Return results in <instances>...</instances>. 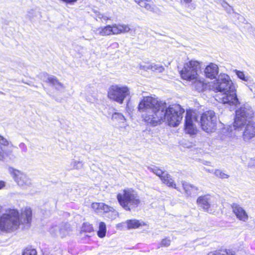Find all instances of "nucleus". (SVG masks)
<instances>
[{"label": "nucleus", "mask_w": 255, "mask_h": 255, "mask_svg": "<svg viewBox=\"0 0 255 255\" xmlns=\"http://www.w3.org/2000/svg\"><path fill=\"white\" fill-rule=\"evenodd\" d=\"M138 109L145 122L152 126L160 124L165 120L169 126L176 127L181 121L185 112L179 105L167 107L165 102H159L151 96L144 97L139 103Z\"/></svg>", "instance_id": "f257e3e1"}, {"label": "nucleus", "mask_w": 255, "mask_h": 255, "mask_svg": "<svg viewBox=\"0 0 255 255\" xmlns=\"http://www.w3.org/2000/svg\"><path fill=\"white\" fill-rule=\"evenodd\" d=\"M32 219V211L25 208L20 213L15 208H8L0 217V230L11 233L17 230L21 224H30Z\"/></svg>", "instance_id": "f03ea898"}, {"label": "nucleus", "mask_w": 255, "mask_h": 255, "mask_svg": "<svg viewBox=\"0 0 255 255\" xmlns=\"http://www.w3.org/2000/svg\"><path fill=\"white\" fill-rule=\"evenodd\" d=\"M117 199L120 205L126 211H134L141 203L137 192L130 188L124 189L119 193Z\"/></svg>", "instance_id": "7ed1b4c3"}, {"label": "nucleus", "mask_w": 255, "mask_h": 255, "mask_svg": "<svg viewBox=\"0 0 255 255\" xmlns=\"http://www.w3.org/2000/svg\"><path fill=\"white\" fill-rule=\"evenodd\" d=\"M254 113L249 105H244L236 111V118L234 127L235 129L242 128L253 117Z\"/></svg>", "instance_id": "20e7f679"}, {"label": "nucleus", "mask_w": 255, "mask_h": 255, "mask_svg": "<svg viewBox=\"0 0 255 255\" xmlns=\"http://www.w3.org/2000/svg\"><path fill=\"white\" fill-rule=\"evenodd\" d=\"M130 94L129 88L125 85H113L108 90V97L110 100L122 104L125 99Z\"/></svg>", "instance_id": "39448f33"}, {"label": "nucleus", "mask_w": 255, "mask_h": 255, "mask_svg": "<svg viewBox=\"0 0 255 255\" xmlns=\"http://www.w3.org/2000/svg\"><path fill=\"white\" fill-rule=\"evenodd\" d=\"M200 68V63L197 61L191 60L184 63L183 67L180 70L182 79L188 81L196 79L199 75L198 72Z\"/></svg>", "instance_id": "423d86ee"}, {"label": "nucleus", "mask_w": 255, "mask_h": 255, "mask_svg": "<svg viewBox=\"0 0 255 255\" xmlns=\"http://www.w3.org/2000/svg\"><path fill=\"white\" fill-rule=\"evenodd\" d=\"M212 89L215 92L225 93L235 89L230 77L225 74H221L212 85Z\"/></svg>", "instance_id": "0eeeda50"}, {"label": "nucleus", "mask_w": 255, "mask_h": 255, "mask_svg": "<svg viewBox=\"0 0 255 255\" xmlns=\"http://www.w3.org/2000/svg\"><path fill=\"white\" fill-rule=\"evenodd\" d=\"M217 117L213 111L203 113L200 117V126L202 129L207 132H213L216 127Z\"/></svg>", "instance_id": "6e6552de"}, {"label": "nucleus", "mask_w": 255, "mask_h": 255, "mask_svg": "<svg viewBox=\"0 0 255 255\" xmlns=\"http://www.w3.org/2000/svg\"><path fill=\"white\" fill-rule=\"evenodd\" d=\"M11 174L15 182L22 188H27L32 185L30 179L23 172L13 169Z\"/></svg>", "instance_id": "1a4fd4ad"}, {"label": "nucleus", "mask_w": 255, "mask_h": 255, "mask_svg": "<svg viewBox=\"0 0 255 255\" xmlns=\"http://www.w3.org/2000/svg\"><path fill=\"white\" fill-rule=\"evenodd\" d=\"M218 100L224 104H227L229 105H237L239 104V101L237 98L236 90L233 89L225 93L221 94L220 96H217Z\"/></svg>", "instance_id": "9d476101"}, {"label": "nucleus", "mask_w": 255, "mask_h": 255, "mask_svg": "<svg viewBox=\"0 0 255 255\" xmlns=\"http://www.w3.org/2000/svg\"><path fill=\"white\" fill-rule=\"evenodd\" d=\"M197 122V119L195 116V114L191 111H187L185 117V131L186 132L194 134L196 132V127L194 124Z\"/></svg>", "instance_id": "9b49d317"}, {"label": "nucleus", "mask_w": 255, "mask_h": 255, "mask_svg": "<svg viewBox=\"0 0 255 255\" xmlns=\"http://www.w3.org/2000/svg\"><path fill=\"white\" fill-rule=\"evenodd\" d=\"M10 142L0 135V160L6 161L10 159V156L12 154V150L8 149L10 145Z\"/></svg>", "instance_id": "f8f14e48"}, {"label": "nucleus", "mask_w": 255, "mask_h": 255, "mask_svg": "<svg viewBox=\"0 0 255 255\" xmlns=\"http://www.w3.org/2000/svg\"><path fill=\"white\" fill-rule=\"evenodd\" d=\"M70 230V227L68 224L62 223L59 226H55L52 227L50 232L53 236L63 238L68 235Z\"/></svg>", "instance_id": "ddd939ff"}, {"label": "nucleus", "mask_w": 255, "mask_h": 255, "mask_svg": "<svg viewBox=\"0 0 255 255\" xmlns=\"http://www.w3.org/2000/svg\"><path fill=\"white\" fill-rule=\"evenodd\" d=\"M231 207L233 213L238 220L245 222L248 220L249 216L247 212L240 205L233 203Z\"/></svg>", "instance_id": "4468645a"}, {"label": "nucleus", "mask_w": 255, "mask_h": 255, "mask_svg": "<svg viewBox=\"0 0 255 255\" xmlns=\"http://www.w3.org/2000/svg\"><path fill=\"white\" fill-rule=\"evenodd\" d=\"M212 197L209 195L201 196L197 198V203L205 211L211 213V210L210 209V208L212 202Z\"/></svg>", "instance_id": "2eb2a0df"}, {"label": "nucleus", "mask_w": 255, "mask_h": 255, "mask_svg": "<svg viewBox=\"0 0 255 255\" xmlns=\"http://www.w3.org/2000/svg\"><path fill=\"white\" fill-rule=\"evenodd\" d=\"M44 76L45 81L54 87L56 90L60 91L65 88L64 85L61 83L56 77L47 74H44Z\"/></svg>", "instance_id": "dca6fc26"}, {"label": "nucleus", "mask_w": 255, "mask_h": 255, "mask_svg": "<svg viewBox=\"0 0 255 255\" xmlns=\"http://www.w3.org/2000/svg\"><path fill=\"white\" fill-rule=\"evenodd\" d=\"M255 136V123L249 121L243 132V138L248 140Z\"/></svg>", "instance_id": "f3484780"}, {"label": "nucleus", "mask_w": 255, "mask_h": 255, "mask_svg": "<svg viewBox=\"0 0 255 255\" xmlns=\"http://www.w3.org/2000/svg\"><path fill=\"white\" fill-rule=\"evenodd\" d=\"M219 72L218 66L214 63H211L205 69V74L207 78L211 79L216 77Z\"/></svg>", "instance_id": "a211bd4d"}, {"label": "nucleus", "mask_w": 255, "mask_h": 255, "mask_svg": "<svg viewBox=\"0 0 255 255\" xmlns=\"http://www.w3.org/2000/svg\"><path fill=\"white\" fill-rule=\"evenodd\" d=\"M190 82L192 83V87L198 92L203 91L206 87V84L203 78H201L199 75L196 79H194Z\"/></svg>", "instance_id": "6ab92c4d"}, {"label": "nucleus", "mask_w": 255, "mask_h": 255, "mask_svg": "<svg viewBox=\"0 0 255 255\" xmlns=\"http://www.w3.org/2000/svg\"><path fill=\"white\" fill-rule=\"evenodd\" d=\"M182 186L185 194L188 196L195 195L198 191L197 187L184 181L182 182Z\"/></svg>", "instance_id": "aec40b11"}, {"label": "nucleus", "mask_w": 255, "mask_h": 255, "mask_svg": "<svg viewBox=\"0 0 255 255\" xmlns=\"http://www.w3.org/2000/svg\"><path fill=\"white\" fill-rule=\"evenodd\" d=\"M207 255H237L236 251L231 249L221 248L210 252Z\"/></svg>", "instance_id": "412c9836"}, {"label": "nucleus", "mask_w": 255, "mask_h": 255, "mask_svg": "<svg viewBox=\"0 0 255 255\" xmlns=\"http://www.w3.org/2000/svg\"><path fill=\"white\" fill-rule=\"evenodd\" d=\"M162 177H161V180L163 183L166 184L168 187L176 189L177 190H179L178 188L176 187V184L175 183L174 180L171 178V176L167 172L164 173V175Z\"/></svg>", "instance_id": "4be33fe9"}, {"label": "nucleus", "mask_w": 255, "mask_h": 255, "mask_svg": "<svg viewBox=\"0 0 255 255\" xmlns=\"http://www.w3.org/2000/svg\"><path fill=\"white\" fill-rule=\"evenodd\" d=\"M126 223L128 229H136L140 226L146 225L144 222L136 219L127 220Z\"/></svg>", "instance_id": "5701e85b"}, {"label": "nucleus", "mask_w": 255, "mask_h": 255, "mask_svg": "<svg viewBox=\"0 0 255 255\" xmlns=\"http://www.w3.org/2000/svg\"><path fill=\"white\" fill-rule=\"evenodd\" d=\"M111 29V25H107L105 26L100 27L97 28V31L98 32V34L102 36H109L112 35Z\"/></svg>", "instance_id": "b1692460"}, {"label": "nucleus", "mask_w": 255, "mask_h": 255, "mask_svg": "<svg viewBox=\"0 0 255 255\" xmlns=\"http://www.w3.org/2000/svg\"><path fill=\"white\" fill-rule=\"evenodd\" d=\"M107 231L106 224L101 222L99 224V230L98 231V235L100 238H104L106 236Z\"/></svg>", "instance_id": "393cba45"}, {"label": "nucleus", "mask_w": 255, "mask_h": 255, "mask_svg": "<svg viewBox=\"0 0 255 255\" xmlns=\"http://www.w3.org/2000/svg\"><path fill=\"white\" fill-rule=\"evenodd\" d=\"M139 6L149 11H153L154 9V5L147 0H142L139 4Z\"/></svg>", "instance_id": "a878e982"}, {"label": "nucleus", "mask_w": 255, "mask_h": 255, "mask_svg": "<svg viewBox=\"0 0 255 255\" xmlns=\"http://www.w3.org/2000/svg\"><path fill=\"white\" fill-rule=\"evenodd\" d=\"M112 119L113 121L121 123H124L126 121L125 117L119 113H114L112 115Z\"/></svg>", "instance_id": "bb28decb"}, {"label": "nucleus", "mask_w": 255, "mask_h": 255, "mask_svg": "<svg viewBox=\"0 0 255 255\" xmlns=\"http://www.w3.org/2000/svg\"><path fill=\"white\" fill-rule=\"evenodd\" d=\"M150 70L157 73H161L164 70V67L160 64L151 63L150 64Z\"/></svg>", "instance_id": "cd10ccee"}, {"label": "nucleus", "mask_w": 255, "mask_h": 255, "mask_svg": "<svg viewBox=\"0 0 255 255\" xmlns=\"http://www.w3.org/2000/svg\"><path fill=\"white\" fill-rule=\"evenodd\" d=\"M148 169L157 176H159L160 179L161 177H162V176L164 175V173H166V172L162 171L157 167H148Z\"/></svg>", "instance_id": "c85d7f7f"}, {"label": "nucleus", "mask_w": 255, "mask_h": 255, "mask_svg": "<svg viewBox=\"0 0 255 255\" xmlns=\"http://www.w3.org/2000/svg\"><path fill=\"white\" fill-rule=\"evenodd\" d=\"M84 163L82 161L73 160L71 162V166L73 169L79 170L83 168Z\"/></svg>", "instance_id": "c756f323"}, {"label": "nucleus", "mask_w": 255, "mask_h": 255, "mask_svg": "<svg viewBox=\"0 0 255 255\" xmlns=\"http://www.w3.org/2000/svg\"><path fill=\"white\" fill-rule=\"evenodd\" d=\"M234 71L237 75L238 77L240 79L245 82H247L249 80L250 77L248 76H246L244 72L238 70H235Z\"/></svg>", "instance_id": "7c9ffc66"}, {"label": "nucleus", "mask_w": 255, "mask_h": 255, "mask_svg": "<svg viewBox=\"0 0 255 255\" xmlns=\"http://www.w3.org/2000/svg\"><path fill=\"white\" fill-rule=\"evenodd\" d=\"M111 29L112 30L111 31L112 35H117L121 34V29L120 28V24H114L111 25Z\"/></svg>", "instance_id": "2f4dec72"}, {"label": "nucleus", "mask_w": 255, "mask_h": 255, "mask_svg": "<svg viewBox=\"0 0 255 255\" xmlns=\"http://www.w3.org/2000/svg\"><path fill=\"white\" fill-rule=\"evenodd\" d=\"M214 174L216 177L222 179L228 178L229 177V176L228 174H227L226 173L223 172L222 170L220 169L215 170L214 172Z\"/></svg>", "instance_id": "473e14b6"}, {"label": "nucleus", "mask_w": 255, "mask_h": 255, "mask_svg": "<svg viewBox=\"0 0 255 255\" xmlns=\"http://www.w3.org/2000/svg\"><path fill=\"white\" fill-rule=\"evenodd\" d=\"M93 231V228L92 225L88 223H85L83 224L82 228V232L90 233Z\"/></svg>", "instance_id": "72a5a7b5"}, {"label": "nucleus", "mask_w": 255, "mask_h": 255, "mask_svg": "<svg viewBox=\"0 0 255 255\" xmlns=\"http://www.w3.org/2000/svg\"><path fill=\"white\" fill-rule=\"evenodd\" d=\"M101 212L103 211L105 213H109L110 211L113 210V207L109 206L104 203L101 204Z\"/></svg>", "instance_id": "f704fd0d"}, {"label": "nucleus", "mask_w": 255, "mask_h": 255, "mask_svg": "<svg viewBox=\"0 0 255 255\" xmlns=\"http://www.w3.org/2000/svg\"><path fill=\"white\" fill-rule=\"evenodd\" d=\"M22 255H37V252L35 249H26L23 251Z\"/></svg>", "instance_id": "c9c22d12"}, {"label": "nucleus", "mask_w": 255, "mask_h": 255, "mask_svg": "<svg viewBox=\"0 0 255 255\" xmlns=\"http://www.w3.org/2000/svg\"><path fill=\"white\" fill-rule=\"evenodd\" d=\"M108 213V217L111 220L115 219L118 216V213L114 208Z\"/></svg>", "instance_id": "e433bc0d"}, {"label": "nucleus", "mask_w": 255, "mask_h": 255, "mask_svg": "<svg viewBox=\"0 0 255 255\" xmlns=\"http://www.w3.org/2000/svg\"><path fill=\"white\" fill-rule=\"evenodd\" d=\"M120 28L121 29V33H127L129 31L130 28L128 25L120 24Z\"/></svg>", "instance_id": "4c0bfd02"}, {"label": "nucleus", "mask_w": 255, "mask_h": 255, "mask_svg": "<svg viewBox=\"0 0 255 255\" xmlns=\"http://www.w3.org/2000/svg\"><path fill=\"white\" fill-rule=\"evenodd\" d=\"M102 203H93L92 204V208L97 212H101V204Z\"/></svg>", "instance_id": "58836bf2"}, {"label": "nucleus", "mask_w": 255, "mask_h": 255, "mask_svg": "<svg viewBox=\"0 0 255 255\" xmlns=\"http://www.w3.org/2000/svg\"><path fill=\"white\" fill-rule=\"evenodd\" d=\"M170 243H171L170 240L169 239H167V238H165V239H163L161 241L160 245L162 247H166L169 246L170 245Z\"/></svg>", "instance_id": "ea45409f"}, {"label": "nucleus", "mask_w": 255, "mask_h": 255, "mask_svg": "<svg viewBox=\"0 0 255 255\" xmlns=\"http://www.w3.org/2000/svg\"><path fill=\"white\" fill-rule=\"evenodd\" d=\"M139 68L140 69L144 71L150 70V64H144L143 65L140 64L139 65Z\"/></svg>", "instance_id": "a19ab883"}, {"label": "nucleus", "mask_w": 255, "mask_h": 255, "mask_svg": "<svg viewBox=\"0 0 255 255\" xmlns=\"http://www.w3.org/2000/svg\"><path fill=\"white\" fill-rule=\"evenodd\" d=\"M95 16L96 18H98L100 19H102V17L104 16V14L101 13L99 11H95Z\"/></svg>", "instance_id": "79ce46f5"}, {"label": "nucleus", "mask_w": 255, "mask_h": 255, "mask_svg": "<svg viewBox=\"0 0 255 255\" xmlns=\"http://www.w3.org/2000/svg\"><path fill=\"white\" fill-rule=\"evenodd\" d=\"M102 22L105 21L107 22L108 20H111V17H108V16L106 15H104V16L102 17V19H101Z\"/></svg>", "instance_id": "37998d69"}, {"label": "nucleus", "mask_w": 255, "mask_h": 255, "mask_svg": "<svg viewBox=\"0 0 255 255\" xmlns=\"http://www.w3.org/2000/svg\"><path fill=\"white\" fill-rule=\"evenodd\" d=\"M62 1L70 4H73L76 2L78 0H62Z\"/></svg>", "instance_id": "c03bdc74"}, {"label": "nucleus", "mask_w": 255, "mask_h": 255, "mask_svg": "<svg viewBox=\"0 0 255 255\" xmlns=\"http://www.w3.org/2000/svg\"><path fill=\"white\" fill-rule=\"evenodd\" d=\"M5 186V182L3 181L0 180V190L3 189Z\"/></svg>", "instance_id": "a18cd8bd"}, {"label": "nucleus", "mask_w": 255, "mask_h": 255, "mask_svg": "<svg viewBox=\"0 0 255 255\" xmlns=\"http://www.w3.org/2000/svg\"><path fill=\"white\" fill-rule=\"evenodd\" d=\"M19 146L20 148H23L24 151H25L26 150V146L24 143H20Z\"/></svg>", "instance_id": "49530a36"}, {"label": "nucleus", "mask_w": 255, "mask_h": 255, "mask_svg": "<svg viewBox=\"0 0 255 255\" xmlns=\"http://www.w3.org/2000/svg\"><path fill=\"white\" fill-rule=\"evenodd\" d=\"M222 5L224 6V7H226L228 4V3L225 1L224 0H223L222 2Z\"/></svg>", "instance_id": "de8ad7c7"}, {"label": "nucleus", "mask_w": 255, "mask_h": 255, "mask_svg": "<svg viewBox=\"0 0 255 255\" xmlns=\"http://www.w3.org/2000/svg\"><path fill=\"white\" fill-rule=\"evenodd\" d=\"M192 0H183L184 2L186 3H189L192 1Z\"/></svg>", "instance_id": "09e8293b"}, {"label": "nucleus", "mask_w": 255, "mask_h": 255, "mask_svg": "<svg viewBox=\"0 0 255 255\" xmlns=\"http://www.w3.org/2000/svg\"><path fill=\"white\" fill-rule=\"evenodd\" d=\"M83 38L84 39H85V40H88V39L85 38L84 36H83Z\"/></svg>", "instance_id": "8fccbe9b"}, {"label": "nucleus", "mask_w": 255, "mask_h": 255, "mask_svg": "<svg viewBox=\"0 0 255 255\" xmlns=\"http://www.w3.org/2000/svg\"><path fill=\"white\" fill-rule=\"evenodd\" d=\"M115 44H116V45H118V43H115Z\"/></svg>", "instance_id": "3c124183"}, {"label": "nucleus", "mask_w": 255, "mask_h": 255, "mask_svg": "<svg viewBox=\"0 0 255 255\" xmlns=\"http://www.w3.org/2000/svg\"><path fill=\"white\" fill-rule=\"evenodd\" d=\"M55 232H58V230H55Z\"/></svg>", "instance_id": "603ef678"}]
</instances>
